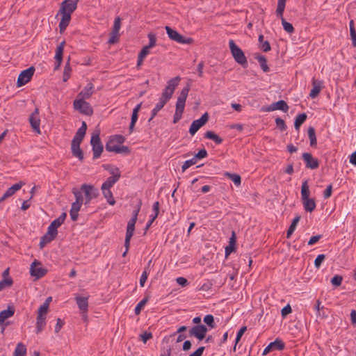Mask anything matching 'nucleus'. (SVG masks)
Here are the masks:
<instances>
[{"instance_id":"2f4dec72","label":"nucleus","mask_w":356,"mask_h":356,"mask_svg":"<svg viewBox=\"0 0 356 356\" xmlns=\"http://www.w3.org/2000/svg\"><path fill=\"white\" fill-rule=\"evenodd\" d=\"M254 58L258 60L260 64L261 68L264 72L270 71V68L267 65V60L264 56L257 54Z\"/></svg>"},{"instance_id":"20e7f679","label":"nucleus","mask_w":356,"mask_h":356,"mask_svg":"<svg viewBox=\"0 0 356 356\" xmlns=\"http://www.w3.org/2000/svg\"><path fill=\"white\" fill-rule=\"evenodd\" d=\"M181 80L180 76H177L175 78H172L170 79L168 83L167 86H165V89L163 90L162 95L161 97L159 98L160 100L164 102L165 103H167L172 97L174 91L177 86H178L179 81Z\"/></svg>"},{"instance_id":"a18cd8bd","label":"nucleus","mask_w":356,"mask_h":356,"mask_svg":"<svg viewBox=\"0 0 356 356\" xmlns=\"http://www.w3.org/2000/svg\"><path fill=\"white\" fill-rule=\"evenodd\" d=\"M286 0H278L276 14L277 17H282L284 11Z\"/></svg>"},{"instance_id":"4d7b16f0","label":"nucleus","mask_w":356,"mask_h":356,"mask_svg":"<svg viewBox=\"0 0 356 356\" xmlns=\"http://www.w3.org/2000/svg\"><path fill=\"white\" fill-rule=\"evenodd\" d=\"M275 123L278 129L282 131H285L287 128L284 121L280 118L275 119Z\"/></svg>"},{"instance_id":"4468645a","label":"nucleus","mask_w":356,"mask_h":356,"mask_svg":"<svg viewBox=\"0 0 356 356\" xmlns=\"http://www.w3.org/2000/svg\"><path fill=\"white\" fill-rule=\"evenodd\" d=\"M79 0H64L61 4L58 13L72 14L76 8Z\"/></svg>"},{"instance_id":"e433bc0d","label":"nucleus","mask_w":356,"mask_h":356,"mask_svg":"<svg viewBox=\"0 0 356 356\" xmlns=\"http://www.w3.org/2000/svg\"><path fill=\"white\" fill-rule=\"evenodd\" d=\"M308 136L312 147H316L317 144L315 129L313 127L308 128Z\"/></svg>"},{"instance_id":"c756f323","label":"nucleus","mask_w":356,"mask_h":356,"mask_svg":"<svg viewBox=\"0 0 356 356\" xmlns=\"http://www.w3.org/2000/svg\"><path fill=\"white\" fill-rule=\"evenodd\" d=\"M46 325V317L38 314L36 318V332L38 334L42 332Z\"/></svg>"},{"instance_id":"c03bdc74","label":"nucleus","mask_w":356,"mask_h":356,"mask_svg":"<svg viewBox=\"0 0 356 356\" xmlns=\"http://www.w3.org/2000/svg\"><path fill=\"white\" fill-rule=\"evenodd\" d=\"M13 284V280L11 277L3 278L0 281V291H3L6 287H10Z\"/></svg>"},{"instance_id":"f8f14e48","label":"nucleus","mask_w":356,"mask_h":356,"mask_svg":"<svg viewBox=\"0 0 356 356\" xmlns=\"http://www.w3.org/2000/svg\"><path fill=\"white\" fill-rule=\"evenodd\" d=\"M209 120L208 113H204L200 119L194 120L189 128V133L193 136L196 132L203 127Z\"/></svg>"},{"instance_id":"69168bd1","label":"nucleus","mask_w":356,"mask_h":356,"mask_svg":"<svg viewBox=\"0 0 356 356\" xmlns=\"http://www.w3.org/2000/svg\"><path fill=\"white\" fill-rule=\"evenodd\" d=\"M152 334L150 332H144L140 335L141 341L145 343L149 339L152 338Z\"/></svg>"},{"instance_id":"de8ad7c7","label":"nucleus","mask_w":356,"mask_h":356,"mask_svg":"<svg viewBox=\"0 0 356 356\" xmlns=\"http://www.w3.org/2000/svg\"><path fill=\"white\" fill-rule=\"evenodd\" d=\"M203 321L211 328H214L216 327L214 317L213 315H211V314L206 315L204 316Z\"/></svg>"},{"instance_id":"680f3d73","label":"nucleus","mask_w":356,"mask_h":356,"mask_svg":"<svg viewBox=\"0 0 356 356\" xmlns=\"http://www.w3.org/2000/svg\"><path fill=\"white\" fill-rule=\"evenodd\" d=\"M48 303H43L38 309V314H41L42 316H45L48 312Z\"/></svg>"},{"instance_id":"9d476101","label":"nucleus","mask_w":356,"mask_h":356,"mask_svg":"<svg viewBox=\"0 0 356 356\" xmlns=\"http://www.w3.org/2000/svg\"><path fill=\"white\" fill-rule=\"evenodd\" d=\"M142 202L140 200L136 208L133 211L132 217L127 223L126 235L133 236L135 230V225L138 220V213L140 211Z\"/></svg>"},{"instance_id":"a878e982","label":"nucleus","mask_w":356,"mask_h":356,"mask_svg":"<svg viewBox=\"0 0 356 356\" xmlns=\"http://www.w3.org/2000/svg\"><path fill=\"white\" fill-rule=\"evenodd\" d=\"M236 236L235 232L233 231L231 237L229 238V245L225 247V257L236 250Z\"/></svg>"},{"instance_id":"72a5a7b5","label":"nucleus","mask_w":356,"mask_h":356,"mask_svg":"<svg viewBox=\"0 0 356 356\" xmlns=\"http://www.w3.org/2000/svg\"><path fill=\"white\" fill-rule=\"evenodd\" d=\"M204 138L213 140L218 145L222 143V139L212 131H207L204 134Z\"/></svg>"},{"instance_id":"bf43d9fd","label":"nucleus","mask_w":356,"mask_h":356,"mask_svg":"<svg viewBox=\"0 0 356 356\" xmlns=\"http://www.w3.org/2000/svg\"><path fill=\"white\" fill-rule=\"evenodd\" d=\"M120 26H121V18L120 17H117L115 19L112 31L115 32V33H119Z\"/></svg>"},{"instance_id":"5701e85b","label":"nucleus","mask_w":356,"mask_h":356,"mask_svg":"<svg viewBox=\"0 0 356 356\" xmlns=\"http://www.w3.org/2000/svg\"><path fill=\"white\" fill-rule=\"evenodd\" d=\"M15 312L13 305H9L7 309L0 312V325H2L7 318L12 317L15 314Z\"/></svg>"},{"instance_id":"7c9ffc66","label":"nucleus","mask_w":356,"mask_h":356,"mask_svg":"<svg viewBox=\"0 0 356 356\" xmlns=\"http://www.w3.org/2000/svg\"><path fill=\"white\" fill-rule=\"evenodd\" d=\"M56 236H55L53 234H49L47 232L44 236H42L39 245L40 248L42 249L44 247L51 241H52L54 239L56 238Z\"/></svg>"},{"instance_id":"338daca9","label":"nucleus","mask_w":356,"mask_h":356,"mask_svg":"<svg viewBox=\"0 0 356 356\" xmlns=\"http://www.w3.org/2000/svg\"><path fill=\"white\" fill-rule=\"evenodd\" d=\"M207 156V152L205 149H200L197 154L193 156L195 160L202 159Z\"/></svg>"},{"instance_id":"49530a36","label":"nucleus","mask_w":356,"mask_h":356,"mask_svg":"<svg viewBox=\"0 0 356 356\" xmlns=\"http://www.w3.org/2000/svg\"><path fill=\"white\" fill-rule=\"evenodd\" d=\"M119 146L115 143L113 140L109 139L106 144V150L109 152H116Z\"/></svg>"},{"instance_id":"864d4df0","label":"nucleus","mask_w":356,"mask_h":356,"mask_svg":"<svg viewBox=\"0 0 356 356\" xmlns=\"http://www.w3.org/2000/svg\"><path fill=\"white\" fill-rule=\"evenodd\" d=\"M149 44L146 45L147 47L151 49L156 45V37L154 33H150L148 34Z\"/></svg>"},{"instance_id":"0e129e2a","label":"nucleus","mask_w":356,"mask_h":356,"mask_svg":"<svg viewBox=\"0 0 356 356\" xmlns=\"http://www.w3.org/2000/svg\"><path fill=\"white\" fill-rule=\"evenodd\" d=\"M119 33L111 31L108 42L109 44H115L118 41Z\"/></svg>"},{"instance_id":"f704fd0d","label":"nucleus","mask_w":356,"mask_h":356,"mask_svg":"<svg viewBox=\"0 0 356 356\" xmlns=\"http://www.w3.org/2000/svg\"><path fill=\"white\" fill-rule=\"evenodd\" d=\"M26 348L22 343H18L15 349L13 356H26Z\"/></svg>"},{"instance_id":"ddd939ff","label":"nucleus","mask_w":356,"mask_h":356,"mask_svg":"<svg viewBox=\"0 0 356 356\" xmlns=\"http://www.w3.org/2000/svg\"><path fill=\"white\" fill-rule=\"evenodd\" d=\"M67 214L66 213L63 212L61 213V215L54 220H53L49 226L48 227L47 232L49 234H53L55 236H57L58 235V230L57 229L64 222L65 218H66Z\"/></svg>"},{"instance_id":"f257e3e1","label":"nucleus","mask_w":356,"mask_h":356,"mask_svg":"<svg viewBox=\"0 0 356 356\" xmlns=\"http://www.w3.org/2000/svg\"><path fill=\"white\" fill-rule=\"evenodd\" d=\"M191 87L189 84H187L181 91L180 95L177 98L176 103V109L173 118V123L178 122L181 118L182 114L184 111L185 103L190 91Z\"/></svg>"},{"instance_id":"8fccbe9b","label":"nucleus","mask_w":356,"mask_h":356,"mask_svg":"<svg viewBox=\"0 0 356 356\" xmlns=\"http://www.w3.org/2000/svg\"><path fill=\"white\" fill-rule=\"evenodd\" d=\"M275 106H276L277 110H280L284 112H286L289 110V106L284 100H280L275 102Z\"/></svg>"},{"instance_id":"393cba45","label":"nucleus","mask_w":356,"mask_h":356,"mask_svg":"<svg viewBox=\"0 0 356 356\" xmlns=\"http://www.w3.org/2000/svg\"><path fill=\"white\" fill-rule=\"evenodd\" d=\"M62 15V18L59 23V31L63 33L67 29L71 19V14L66 13H59Z\"/></svg>"},{"instance_id":"5fc2aeb1","label":"nucleus","mask_w":356,"mask_h":356,"mask_svg":"<svg viewBox=\"0 0 356 356\" xmlns=\"http://www.w3.org/2000/svg\"><path fill=\"white\" fill-rule=\"evenodd\" d=\"M196 162H197V161L195 160V159L194 157H193L191 159L186 161L181 167L182 172H184L186 169H188L191 165H195L196 163Z\"/></svg>"},{"instance_id":"423d86ee","label":"nucleus","mask_w":356,"mask_h":356,"mask_svg":"<svg viewBox=\"0 0 356 356\" xmlns=\"http://www.w3.org/2000/svg\"><path fill=\"white\" fill-rule=\"evenodd\" d=\"M100 132L99 130L94 131L91 136L90 144L93 152V159H97L100 157L104 146L99 138Z\"/></svg>"},{"instance_id":"774afa93","label":"nucleus","mask_w":356,"mask_h":356,"mask_svg":"<svg viewBox=\"0 0 356 356\" xmlns=\"http://www.w3.org/2000/svg\"><path fill=\"white\" fill-rule=\"evenodd\" d=\"M204 349H205L204 346H200L194 353L191 354L189 356H202Z\"/></svg>"},{"instance_id":"7ed1b4c3","label":"nucleus","mask_w":356,"mask_h":356,"mask_svg":"<svg viewBox=\"0 0 356 356\" xmlns=\"http://www.w3.org/2000/svg\"><path fill=\"white\" fill-rule=\"evenodd\" d=\"M104 168L109 171L112 176L107 178V179L102 184L101 189H108L113 186V185L120 178V172L118 168H113L111 165H104Z\"/></svg>"},{"instance_id":"39448f33","label":"nucleus","mask_w":356,"mask_h":356,"mask_svg":"<svg viewBox=\"0 0 356 356\" xmlns=\"http://www.w3.org/2000/svg\"><path fill=\"white\" fill-rule=\"evenodd\" d=\"M229 46L234 60L238 64L241 65L243 67H245L248 64V61L245 56V54L242 51V49L236 44L233 40H229Z\"/></svg>"},{"instance_id":"4c0bfd02","label":"nucleus","mask_w":356,"mask_h":356,"mask_svg":"<svg viewBox=\"0 0 356 356\" xmlns=\"http://www.w3.org/2000/svg\"><path fill=\"white\" fill-rule=\"evenodd\" d=\"M166 103L161 100H159V102L156 104L155 107L152 111L151 117L149 119V122H151L153 118L157 115L158 112L163 108Z\"/></svg>"},{"instance_id":"c9c22d12","label":"nucleus","mask_w":356,"mask_h":356,"mask_svg":"<svg viewBox=\"0 0 356 356\" xmlns=\"http://www.w3.org/2000/svg\"><path fill=\"white\" fill-rule=\"evenodd\" d=\"M261 49L264 52H268L271 49L270 44L268 41L264 40V35H259L258 38Z\"/></svg>"},{"instance_id":"4be33fe9","label":"nucleus","mask_w":356,"mask_h":356,"mask_svg":"<svg viewBox=\"0 0 356 356\" xmlns=\"http://www.w3.org/2000/svg\"><path fill=\"white\" fill-rule=\"evenodd\" d=\"M94 92V86L92 83H88L84 88L78 94L80 99H88Z\"/></svg>"},{"instance_id":"f03ea898","label":"nucleus","mask_w":356,"mask_h":356,"mask_svg":"<svg viewBox=\"0 0 356 356\" xmlns=\"http://www.w3.org/2000/svg\"><path fill=\"white\" fill-rule=\"evenodd\" d=\"M310 191L308 180L305 179L302 181L301 186V200L304 206V209L307 212H312L316 209V204L314 199L309 198Z\"/></svg>"},{"instance_id":"3c124183","label":"nucleus","mask_w":356,"mask_h":356,"mask_svg":"<svg viewBox=\"0 0 356 356\" xmlns=\"http://www.w3.org/2000/svg\"><path fill=\"white\" fill-rule=\"evenodd\" d=\"M246 330H247L246 326H243L242 327H241V329L237 332L236 340H235V345H234V346L233 348V350L234 351H236V345L239 342V341L241 340L242 336L243 335V334L245 333Z\"/></svg>"},{"instance_id":"f3484780","label":"nucleus","mask_w":356,"mask_h":356,"mask_svg":"<svg viewBox=\"0 0 356 356\" xmlns=\"http://www.w3.org/2000/svg\"><path fill=\"white\" fill-rule=\"evenodd\" d=\"M74 195L76 200L72 204L71 209L72 211L79 212L81 209V205L83 203V197L81 191H79L76 188H74L72 191Z\"/></svg>"},{"instance_id":"603ef678","label":"nucleus","mask_w":356,"mask_h":356,"mask_svg":"<svg viewBox=\"0 0 356 356\" xmlns=\"http://www.w3.org/2000/svg\"><path fill=\"white\" fill-rule=\"evenodd\" d=\"M193 39L192 38H186L181 34L179 36L177 42L184 44H191L193 43Z\"/></svg>"},{"instance_id":"6e6d98bb","label":"nucleus","mask_w":356,"mask_h":356,"mask_svg":"<svg viewBox=\"0 0 356 356\" xmlns=\"http://www.w3.org/2000/svg\"><path fill=\"white\" fill-rule=\"evenodd\" d=\"M343 281V277L341 275H336L331 279V283L335 286H339Z\"/></svg>"},{"instance_id":"1a4fd4ad","label":"nucleus","mask_w":356,"mask_h":356,"mask_svg":"<svg viewBox=\"0 0 356 356\" xmlns=\"http://www.w3.org/2000/svg\"><path fill=\"white\" fill-rule=\"evenodd\" d=\"M35 67L33 66H31L23 71L21 72L19 74L17 81V87H21L26 84L28 82H29L32 78V76L34 74L35 72Z\"/></svg>"},{"instance_id":"052dcab7","label":"nucleus","mask_w":356,"mask_h":356,"mask_svg":"<svg viewBox=\"0 0 356 356\" xmlns=\"http://www.w3.org/2000/svg\"><path fill=\"white\" fill-rule=\"evenodd\" d=\"M109 139L113 140L117 144H122L125 141V138L122 135H114L111 136Z\"/></svg>"},{"instance_id":"a211bd4d","label":"nucleus","mask_w":356,"mask_h":356,"mask_svg":"<svg viewBox=\"0 0 356 356\" xmlns=\"http://www.w3.org/2000/svg\"><path fill=\"white\" fill-rule=\"evenodd\" d=\"M284 348V343L279 339H276L273 342L270 343L263 351V355H266L273 350H282Z\"/></svg>"},{"instance_id":"473e14b6","label":"nucleus","mask_w":356,"mask_h":356,"mask_svg":"<svg viewBox=\"0 0 356 356\" xmlns=\"http://www.w3.org/2000/svg\"><path fill=\"white\" fill-rule=\"evenodd\" d=\"M72 67L70 66V57L69 56L63 70V81L66 82L70 77Z\"/></svg>"},{"instance_id":"13d9d810","label":"nucleus","mask_w":356,"mask_h":356,"mask_svg":"<svg viewBox=\"0 0 356 356\" xmlns=\"http://www.w3.org/2000/svg\"><path fill=\"white\" fill-rule=\"evenodd\" d=\"M325 259V255L323 254H318L314 261V266L316 268H319L321 264Z\"/></svg>"},{"instance_id":"9b49d317","label":"nucleus","mask_w":356,"mask_h":356,"mask_svg":"<svg viewBox=\"0 0 356 356\" xmlns=\"http://www.w3.org/2000/svg\"><path fill=\"white\" fill-rule=\"evenodd\" d=\"M207 332L208 329L204 325H196L189 330V335L191 337H195L199 341H202L206 337Z\"/></svg>"},{"instance_id":"0eeeda50","label":"nucleus","mask_w":356,"mask_h":356,"mask_svg":"<svg viewBox=\"0 0 356 356\" xmlns=\"http://www.w3.org/2000/svg\"><path fill=\"white\" fill-rule=\"evenodd\" d=\"M81 194L84 193L85 195V202L84 204L86 205L90 204L92 199L97 197L99 195V190L95 188L92 185L84 184L81 185L80 191Z\"/></svg>"},{"instance_id":"cd10ccee","label":"nucleus","mask_w":356,"mask_h":356,"mask_svg":"<svg viewBox=\"0 0 356 356\" xmlns=\"http://www.w3.org/2000/svg\"><path fill=\"white\" fill-rule=\"evenodd\" d=\"M24 184L22 181L17 182L13 184L11 187L8 188L4 193L6 196L8 198L13 196L17 191H19Z\"/></svg>"},{"instance_id":"dca6fc26","label":"nucleus","mask_w":356,"mask_h":356,"mask_svg":"<svg viewBox=\"0 0 356 356\" xmlns=\"http://www.w3.org/2000/svg\"><path fill=\"white\" fill-rule=\"evenodd\" d=\"M29 121L31 128L38 134H41L40 124V119L39 118V109L35 108L34 111L30 115Z\"/></svg>"},{"instance_id":"6e6552de","label":"nucleus","mask_w":356,"mask_h":356,"mask_svg":"<svg viewBox=\"0 0 356 356\" xmlns=\"http://www.w3.org/2000/svg\"><path fill=\"white\" fill-rule=\"evenodd\" d=\"M74 109L81 113L90 116L93 114V108L90 104L83 99H75L73 103Z\"/></svg>"},{"instance_id":"b1692460","label":"nucleus","mask_w":356,"mask_h":356,"mask_svg":"<svg viewBox=\"0 0 356 356\" xmlns=\"http://www.w3.org/2000/svg\"><path fill=\"white\" fill-rule=\"evenodd\" d=\"M312 86H313V88L311 90L309 96L312 98H315L319 95V93L322 89L323 81H320V80H316L314 78H313Z\"/></svg>"},{"instance_id":"ea45409f","label":"nucleus","mask_w":356,"mask_h":356,"mask_svg":"<svg viewBox=\"0 0 356 356\" xmlns=\"http://www.w3.org/2000/svg\"><path fill=\"white\" fill-rule=\"evenodd\" d=\"M103 195L104 197L106 199L108 203L111 205H114L115 204V199L113 197V193L111 191L110 188L108 189H102Z\"/></svg>"},{"instance_id":"37998d69","label":"nucleus","mask_w":356,"mask_h":356,"mask_svg":"<svg viewBox=\"0 0 356 356\" xmlns=\"http://www.w3.org/2000/svg\"><path fill=\"white\" fill-rule=\"evenodd\" d=\"M282 20V24L283 26L284 29L289 33H292L294 32V28L293 25L286 22L285 19L284 18L283 15L282 17H279Z\"/></svg>"},{"instance_id":"a19ab883","label":"nucleus","mask_w":356,"mask_h":356,"mask_svg":"<svg viewBox=\"0 0 356 356\" xmlns=\"http://www.w3.org/2000/svg\"><path fill=\"white\" fill-rule=\"evenodd\" d=\"M315 309L317 312V316H321L322 318H326L327 314L324 312V307L321 306L320 300H317L315 305Z\"/></svg>"},{"instance_id":"2eb2a0df","label":"nucleus","mask_w":356,"mask_h":356,"mask_svg":"<svg viewBox=\"0 0 356 356\" xmlns=\"http://www.w3.org/2000/svg\"><path fill=\"white\" fill-rule=\"evenodd\" d=\"M302 158L305 163L306 168L315 170L319 167V161L316 158L313 157L311 153H303Z\"/></svg>"},{"instance_id":"79ce46f5","label":"nucleus","mask_w":356,"mask_h":356,"mask_svg":"<svg viewBox=\"0 0 356 356\" xmlns=\"http://www.w3.org/2000/svg\"><path fill=\"white\" fill-rule=\"evenodd\" d=\"M225 175L229 178L236 186H240L241 183V178L240 175L235 173L226 172Z\"/></svg>"},{"instance_id":"6ab92c4d","label":"nucleus","mask_w":356,"mask_h":356,"mask_svg":"<svg viewBox=\"0 0 356 356\" xmlns=\"http://www.w3.org/2000/svg\"><path fill=\"white\" fill-rule=\"evenodd\" d=\"M87 130V124L86 122H83L81 127L77 130L75 136H74L72 143L81 144Z\"/></svg>"},{"instance_id":"412c9836","label":"nucleus","mask_w":356,"mask_h":356,"mask_svg":"<svg viewBox=\"0 0 356 356\" xmlns=\"http://www.w3.org/2000/svg\"><path fill=\"white\" fill-rule=\"evenodd\" d=\"M75 300L82 314L88 311V297L76 296Z\"/></svg>"},{"instance_id":"e2e57ef3","label":"nucleus","mask_w":356,"mask_h":356,"mask_svg":"<svg viewBox=\"0 0 356 356\" xmlns=\"http://www.w3.org/2000/svg\"><path fill=\"white\" fill-rule=\"evenodd\" d=\"M65 45V41L63 40L57 46L56 50V55H57L58 57L63 56Z\"/></svg>"},{"instance_id":"09e8293b","label":"nucleus","mask_w":356,"mask_h":356,"mask_svg":"<svg viewBox=\"0 0 356 356\" xmlns=\"http://www.w3.org/2000/svg\"><path fill=\"white\" fill-rule=\"evenodd\" d=\"M147 301H148V297H145L138 303V305H136V307H135V309H134V312L136 315H138L140 313L143 307L146 305Z\"/></svg>"},{"instance_id":"c85d7f7f","label":"nucleus","mask_w":356,"mask_h":356,"mask_svg":"<svg viewBox=\"0 0 356 356\" xmlns=\"http://www.w3.org/2000/svg\"><path fill=\"white\" fill-rule=\"evenodd\" d=\"M307 115L305 113H300L296 116V118L295 119V122H294V127H295L296 130L299 131L300 127L305 122V120H307Z\"/></svg>"},{"instance_id":"aec40b11","label":"nucleus","mask_w":356,"mask_h":356,"mask_svg":"<svg viewBox=\"0 0 356 356\" xmlns=\"http://www.w3.org/2000/svg\"><path fill=\"white\" fill-rule=\"evenodd\" d=\"M36 261H33L31 266V275L33 277H35L37 279L41 278L44 277L47 273V270L42 268L35 266Z\"/></svg>"},{"instance_id":"bb28decb","label":"nucleus","mask_w":356,"mask_h":356,"mask_svg":"<svg viewBox=\"0 0 356 356\" xmlns=\"http://www.w3.org/2000/svg\"><path fill=\"white\" fill-rule=\"evenodd\" d=\"M80 145L78 143H71V150L72 155L77 157L80 161L83 160V153L82 149L80 148Z\"/></svg>"},{"instance_id":"58836bf2","label":"nucleus","mask_w":356,"mask_h":356,"mask_svg":"<svg viewBox=\"0 0 356 356\" xmlns=\"http://www.w3.org/2000/svg\"><path fill=\"white\" fill-rule=\"evenodd\" d=\"M165 29L166 30V33H167L169 38L170 40L176 42L179 36L180 35V33H179L177 31L172 29V28H170L168 26H166L165 27Z\"/></svg>"}]
</instances>
